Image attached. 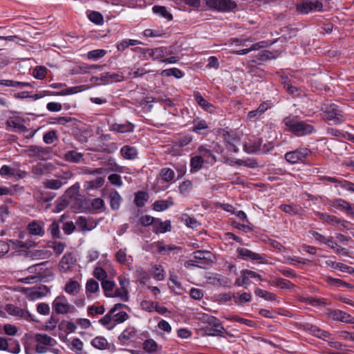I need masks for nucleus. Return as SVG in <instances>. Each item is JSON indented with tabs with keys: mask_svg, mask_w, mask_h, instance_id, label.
I'll use <instances>...</instances> for the list:
<instances>
[{
	"mask_svg": "<svg viewBox=\"0 0 354 354\" xmlns=\"http://www.w3.org/2000/svg\"><path fill=\"white\" fill-rule=\"evenodd\" d=\"M315 215L324 223L333 225L337 226V225L342 223L343 227H345V224H347L348 222L345 221H341L339 218L334 215H330L327 213L317 212L315 213Z\"/></svg>",
	"mask_w": 354,
	"mask_h": 354,
	"instance_id": "nucleus-15",
	"label": "nucleus"
},
{
	"mask_svg": "<svg viewBox=\"0 0 354 354\" xmlns=\"http://www.w3.org/2000/svg\"><path fill=\"white\" fill-rule=\"evenodd\" d=\"M99 290V284L98 283L93 279H90L87 281L86 284V293L88 297H89L90 294L95 293Z\"/></svg>",
	"mask_w": 354,
	"mask_h": 354,
	"instance_id": "nucleus-45",
	"label": "nucleus"
},
{
	"mask_svg": "<svg viewBox=\"0 0 354 354\" xmlns=\"http://www.w3.org/2000/svg\"><path fill=\"white\" fill-rule=\"evenodd\" d=\"M310 154V151L307 148H300L285 153L284 158L290 164H296L304 162Z\"/></svg>",
	"mask_w": 354,
	"mask_h": 354,
	"instance_id": "nucleus-7",
	"label": "nucleus"
},
{
	"mask_svg": "<svg viewBox=\"0 0 354 354\" xmlns=\"http://www.w3.org/2000/svg\"><path fill=\"white\" fill-rule=\"evenodd\" d=\"M120 153L125 160H134L138 157V151L135 147L124 145L120 149Z\"/></svg>",
	"mask_w": 354,
	"mask_h": 354,
	"instance_id": "nucleus-22",
	"label": "nucleus"
},
{
	"mask_svg": "<svg viewBox=\"0 0 354 354\" xmlns=\"http://www.w3.org/2000/svg\"><path fill=\"white\" fill-rule=\"evenodd\" d=\"M153 277L158 280V281H162L165 279V272L160 265H155L153 266Z\"/></svg>",
	"mask_w": 354,
	"mask_h": 354,
	"instance_id": "nucleus-57",
	"label": "nucleus"
},
{
	"mask_svg": "<svg viewBox=\"0 0 354 354\" xmlns=\"http://www.w3.org/2000/svg\"><path fill=\"white\" fill-rule=\"evenodd\" d=\"M161 75L166 77L174 76L176 78H181L183 77L184 73L177 68H172L163 70L161 72Z\"/></svg>",
	"mask_w": 354,
	"mask_h": 354,
	"instance_id": "nucleus-49",
	"label": "nucleus"
},
{
	"mask_svg": "<svg viewBox=\"0 0 354 354\" xmlns=\"http://www.w3.org/2000/svg\"><path fill=\"white\" fill-rule=\"evenodd\" d=\"M83 342L77 337L74 338L71 344V349L78 354L81 353L83 351Z\"/></svg>",
	"mask_w": 354,
	"mask_h": 354,
	"instance_id": "nucleus-55",
	"label": "nucleus"
},
{
	"mask_svg": "<svg viewBox=\"0 0 354 354\" xmlns=\"http://www.w3.org/2000/svg\"><path fill=\"white\" fill-rule=\"evenodd\" d=\"M104 183V179L102 177H97L93 180H90L87 182V189H97L103 185Z\"/></svg>",
	"mask_w": 354,
	"mask_h": 354,
	"instance_id": "nucleus-59",
	"label": "nucleus"
},
{
	"mask_svg": "<svg viewBox=\"0 0 354 354\" xmlns=\"http://www.w3.org/2000/svg\"><path fill=\"white\" fill-rule=\"evenodd\" d=\"M125 305L122 304H115L114 306L109 311V313L99 320V322L103 326L109 325L113 320L111 315L113 313L118 311L119 309L122 308Z\"/></svg>",
	"mask_w": 354,
	"mask_h": 354,
	"instance_id": "nucleus-33",
	"label": "nucleus"
},
{
	"mask_svg": "<svg viewBox=\"0 0 354 354\" xmlns=\"http://www.w3.org/2000/svg\"><path fill=\"white\" fill-rule=\"evenodd\" d=\"M110 131H115L120 133H131L134 131L135 125L130 122H125L124 123H113L110 125Z\"/></svg>",
	"mask_w": 354,
	"mask_h": 354,
	"instance_id": "nucleus-18",
	"label": "nucleus"
},
{
	"mask_svg": "<svg viewBox=\"0 0 354 354\" xmlns=\"http://www.w3.org/2000/svg\"><path fill=\"white\" fill-rule=\"evenodd\" d=\"M149 200V194L144 191H139L136 194L134 203L138 207H142L145 205V203Z\"/></svg>",
	"mask_w": 354,
	"mask_h": 354,
	"instance_id": "nucleus-37",
	"label": "nucleus"
},
{
	"mask_svg": "<svg viewBox=\"0 0 354 354\" xmlns=\"http://www.w3.org/2000/svg\"><path fill=\"white\" fill-rule=\"evenodd\" d=\"M171 228L169 221L163 222L160 218H156L153 225V232L156 234L165 233L171 231Z\"/></svg>",
	"mask_w": 354,
	"mask_h": 354,
	"instance_id": "nucleus-23",
	"label": "nucleus"
},
{
	"mask_svg": "<svg viewBox=\"0 0 354 354\" xmlns=\"http://www.w3.org/2000/svg\"><path fill=\"white\" fill-rule=\"evenodd\" d=\"M207 6L221 12H228L234 9L236 4L232 0H205Z\"/></svg>",
	"mask_w": 354,
	"mask_h": 354,
	"instance_id": "nucleus-6",
	"label": "nucleus"
},
{
	"mask_svg": "<svg viewBox=\"0 0 354 354\" xmlns=\"http://www.w3.org/2000/svg\"><path fill=\"white\" fill-rule=\"evenodd\" d=\"M249 272V270L245 269L241 271V274L239 278H237L234 282V285L236 286H242L245 288H248L250 284L251 283L250 278L248 274Z\"/></svg>",
	"mask_w": 354,
	"mask_h": 354,
	"instance_id": "nucleus-28",
	"label": "nucleus"
},
{
	"mask_svg": "<svg viewBox=\"0 0 354 354\" xmlns=\"http://www.w3.org/2000/svg\"><path fill=\"white\" fill-rule=\"evenodd\" d=\"M330 206L344 212L347 215L354 218V204L342 198H334L330 201Z\"/></svg>",
	"mask_w": 354,
	"mask_h": 354,
	"instance_id": "nucleus-9",
	"label": "nucleus"
},
{
	"mask_svg": "<svg viewBox=\"0 0 354 354\" xmlns=\"http://www.w3.org/2000/svg\"><path fill=\"white\" fill-rule=\"evenodd\" d=\"M111 297H119L123 301H127L129 300V290H124L121 288L115 290L113 295H111Z\"/></svg>",
	"mask_w": 354,
	"mask_h": 354,
	"instance_id": "nucleus-56",
	"label": "nucleus"
},
{
	"mask_svg": "<svg viewBox=\"0 0 354 354\" xmlns=\"http://www.w3.org/2000/svg\"><path fill=\"white\" fill-rule=\"evenodd\" d=\"M204 160L202 158V156H195L190 160V171L195 173L199 171L203 165Z\"/></svg>",
	"mask_w": 354,
	"mask_h": 354,
	"instance_id": "nucleus-36",
	"label": "nucleus"
},
{
	"mask_svg": "<svg viewBox=\"0 0 354 354\" xmlns=\"http://www.w3.org/2000/svg\"><path fill=\"white\" fill-rule=\"evenodd\" d=\"M269 108L270 106L267 102H263L257 109L249 111L247 118L250 121H255Z\"/></svg>",
	"mask_w": 354,
	"mask_h": 354,
	"instance_id": "nucleus-25",
	"label": "nucleus"
},
{
	"mask_svg": "<svg viewBox=\"0 0 354 354\" xmlns=\"http://www.w3.org/2000/svg\"><path fill=\"white\" fill-rule=\"evenodd\" d=\"M81 289L80 283L77 281L70 279L64 287L65 292L70 295H76Z\"/></svg>",
	"mask_w": 354,
	"mask_h": 354,
	"instance_id": "nucleus-30",
	"label": "nucleus"
},
{
	"mask_svg": "<svg viewBox=\"0 0 354 354\" xmlns=\"http://www.w3.org/2000/svg\"><path fill=\"white\" fill-rule=\"evenodd\" d=\"M322 7V3L319 0H303L297 6V10L302 14H308L313 11H320Z\"/></svg>",
	"mask_w": 354,
	"mask_h": 354,
	"instance_id": "nucleus-10",
	"label": "nucleus"
},
{
	"mask_svg": "<svg viewBox=\"0 0 354 354\" xmlns=\"http://www.w3.org/2000/svg\"><path fill=\"white\" fill-rule=\"evenodd\" d=\"M44 187L50 189H58L62 185V181L57 179L47 180L44 183Z\"/></svg>",
	"mask_w": 354,
	"mask_h": 354,
	"instance_id": "nucleus-58",
	"label": "nucleus"
},
{
	"mask_svg": "<svg viewBox=\"0 0 354 354\" xmlns=\"http://www.w3.org/2000/svg\"><path fill=\"white\" fill-rule=\"evenodd\" d=\"M137 331L134 328H126L119 336V340L122 345H126L136 336Z\"/></svg>",
	"mask_w": 354,
	"mask_h": 354,
	"instance_id": "nucleus-27",
	"label": "nucleus"
},
{
	"mask_svg": "<svg viewBox=\"0 0 354 354\" xmlns=\"http://www.w3.org/2000/svg\"><path fill=\"white\" fill-rule=\"evenodd\" d=\"M115 258L118 262L120 264H127L128 262L126 249H120L115 253Z\"/></svg>",
	"mask_w": 354,
	"mask_h": 354,
	"instance_id": "nucleus-62",
	"label": "nucleus"
},
{
	"mask_svg": "<svg viewBox=\"0 0 354 354\" xmlns=\"http://www.w3.org/2000/svg\"><path fill=\"white\" fill-rule=\"evenodd\" d=\"M108 180L111 185L116 186L118 187H120L123 185V182L122 180L121 176L117 174H110L108 176Z\"/></svg>",
	"mask_w": 354,
	"mask_h": 354,
	"instance_id": "nucleus-61",
	"label": "nucleus"
},
{
	"mask_svg": "<svg viewBox=\"0 0 354 354\" xmlns=\"http://www.w3.org/2000/svg\"><path fill=\"white\" fill-rule=\"evenodd\" d=\"M35 339L37 344L46 346H53L56 344V341L46 334H36Z\"/></svg>",
	"mask_w": 354,
	"mask_h": 354,
	"instance_id": "nucleus-34",
	"label": "nucleus"
},
{
	"mask_svg": "<svg viewBox=\"0 0 354 354\" xmlns=\"http://www.w3.org/2000/svg\"><path fill=\"white\" fill-rule=\"evenodd\" d=\"M272 284L287 290L295 287L293 283L285 279H275L272 281Z\"/></svg>",
	"mask_w": 354,
	"mask_h": 354,
	"instance_id": "nucleus-47",
	"label": "nucleus"
},
{
	"mask_svg": "<svg viewBox=\"0 0 354 354\" xmlns=\"http://www.w3.org/2000/svg\"><path fill=\"white\" fill-rule=\"evenodd\" d=\"M102 282V288L104 291V294L106 297H111V295L108 292L112 291L115 287V283L111 280H106L101 281Z\"/></svg>",
	"mask_w": 354,
	"mask_h": 354,
	"instance_id": "nucleus-60",
	"label": "nucleus"
},
{
	"mask_svg": "<svg viewBox=\"0 0 354 354\" xmlns=\"http://www.w3.org/2000/svg\"><path fill=\"white\" fill-rule=\"evenodd\" d=\"M199 153L198 156H202L204 162L214 163L216 161L215 156L212 153L211 150L205 148L203 146H200L198 149Z\"/></svg>",
	"mask_w": 354,
	"mask_h": 354,
	"instance_id": "nucleus-31",
	"label": "nucleus"
},
{
	"mask_svg": "<svg viewBox=\"0 0 354 354\" xmlns=\"http://www.w3.org/2000/svg\"><path fill=\"white\" fill-rule=\"evenodd\" d=\"M193 126L192 131L199 135H205L207 133L205 131L209 129V126L204 119L199 118H195L192 122Z\"/></svg>",
	"mask_w": 354,
	"mask_h": 354,
	"instance_id": "nucleus-21",
	"label": "nucleus"
},
{
	"mask_svg": "<svg viewBox=\"0 0 354 354\" xmlns=\"http://www.w3.org/2000/svg\"><path fill=\"white\" fill-rule=\"evenodd\" d=\"M23 120L20 118H10L6 121V129L9 131H13L16 132H24L26 131V127L23 124Z\"/></svg>",
	"mask_w": 354,
	"mask_h": 354,
	"instance_id": "nucleus-16",
	"label": "nucleus"
},
{
	"mask_svg": "<svg viewBox=\"0 0 354 354\" xmlns=\"http://www.w3.org/2000/svg\"><path fill=\"white\" fill-rule=\"evenodd\" d=\"M198 264L207 263L212 261V253L208 250H197L191 254Z\"/></svg>",
	"mask_w": 354,
	"mask_h": 354,
	"instance_id": "nucleus-20",
	"label": "nucleus"
},
{
	"mask_svg": "<svg viewBox=\"0 0 354 354\" xmlns=\"http://www.w3.org/2000/svg\"><path fill=\"white\" fill-rule=\"evenodd\" d=\"M174 203L171 198L167 200H158L156 201L153 203V209L156 212H162L168 209L170 206H172Z\"/></svg>",
	"mask_w": 354,
	"mask_h": 354,
	"instance_id": "nucleus-32",
	"label": "nucleus"
},
{
	"mask_svg": "<svg viewBox=\"0 0 354 354\" xmlns=\"http://www.w3.org/2000/svg\"><path fill=\"white\" fill-rule=\"evenodd\" d=\"M328 316L333 320L346 324H354V317L340 310H330Z\"/></svg>",
	"mask_w": 354,
	"mask_h": 354,
	"instance_id": "nucleus-13",
	"label": "nucleus"
},
{
	"mask_svg": "<svg viewBox=\"0 0 354 354\" xmlns=\"http://www.w3.org/2000/svg\"><path fill=\"white\" fill-rule=\"evenodd\" d=\"M260 147L261 140L255 137H250L245 141L243 149L248 153H254L260 149Z\"/></svg>",
	"mask_w": 354,
	"mask_h": 354,
	"instance_id": "nucleus-19",
	"label": "nucleus"
},
{
	"mask_svg": "<svg viewBox=\"0 0 354 354\" xmlns=\"http://www.w3.org/2000/svg\"><path fill=\"white\" fill-rule=\"evenodd\" d=\"M20 291L26 294L28 299L34 301L44 297L48 292V289L46 286H41L37 288H23Z\"/></svg>",
	"mask_w": 354,
	"mask_h": 354,
	"instance_id": "nucleus-8",
	"label": "nucleus"
},
{
	"mask_svg": "<svg viewBox=\"0 0 354 354\" xmlns=\"http://www.w3.org/2000/svg\"><path fill=\"white\" fill-rule=\"evenodd\" d=\"M26 154L30 158H38L45 160L49 155V150L39 146H29L26 150Z\"/></svg>",
	"mask_w": 354,
	"mask_h": 354,
	"instance_id": "nucleus-12",
	"label": "nucleus"
},
{
	"mask_svg": "<svg viewBox=\"0 0 354 354\" xmlns=\"http://www.w3.org/2000/svg\"><path fill=\"white\" fill-rule=\"evenodd\" d=\"M113 321L117 323H122L127 320L129 317L125 311L120 310V309L113 313L112 315Z\"/></svg>",
	"mask_w": 354,
	"mask_h": 354,
	"instance_id": "nucleus-52",
	"label": "nucleus"
},
{
	"mask_svg": "<svg viewBox=\"0 0 354 354\" xmlns=\"http://www.w3.org/2000/svg\"><path fill=\"white\" fill-rule=\"evenodd\" d=\"M66 245L65 243L59 242V241H48V247L53 249L54 253L57 256H59L64 250Z\"/></svg>",
	"mask_w": 354,
	"mask_h": 354,
	"instance_id": "nucleus-39",
	"label": "nucleus"
},
{
	"mask_svg": "<svg viewBox=\"0 0 354 354\" xmlns=\"http://www.w3.org/2000/svg\"><path fill=\"white\" fill-rule=\"evenodd\" d=\"M160 176L164 182L169 183L174 180L175 177V172L171 168L165 167L160 170Z\"/></svg>",
	"mask_w": 354,
	"mask_h": 354,
	"instance_id": "nucleus-40",
	"label": "nucleus"
},
{
	"mask_svg": "<svg viewBox=\"0 0 354 354\" xmlns=\"http://www.w3.org/2000/svg\"><path fill=\"white\" fill-rule=\"evenodd\" d=\"M324 118L329 122V124L338 125L346 120L339 106L335 104H324L322 107Z\"/></svg>",
	"mask_w": 354,
	"mask_h": 354,
	"instance_id": "nucleus-2",
	"label": "nucleus"
},
{
	"mask_svg": "<svg viewBox=\"0 0 354 354\" xmlns=\"http://www.w3.org/2000/svg\"><path fill=\"white\" fill-rule=\"evenodd\" d=\"M29 234L32 236H44L45 234L44 223L40 221L30 222L26 227Z\"/></svg>",
	"mask_w": 354,
	"mask_h": 354,
	"instance_id": "nucleus-14",
	"label": "nucleus"
},
{
	"mask_svg": "<svg viewBox=\"0 0 354 354\" xmlns=\"http://www.w3.org/2000/svg\"><path fill=\"white\" fill-rule=\"evenodd\" d=\"M157 348V343L153 339H147L143 343V348L147 352H154Z\"/></svg>",
	"mask_w": 354,
	"mask_h": 354,
	"instance_id": "nucleus-64",
	"label": "nucleus"
},
{
	"mask_svg": "<svg viewBox=\"0 0 354 354\" xmlns=\"http://www.w3.org/2000/svg\"><path fill=\"white\" fill-rule=\"evenodd\" d=\"M75 260L73 258V255L71 252H67L61 259L59 263V270L62 272H66L69 271L73 267Z\"/></svg>",
	"mask_w": 354,
	"mask_h": 354,
	"instance_id": "nucleus-17",
	"label": "nucleus"
},
{
	"mask_svg": "<svg viewBox=\"0 0 354 354\" xmlns=\"http://www.w3.org/2000/svg\"><path fill=\"white\" fill-rule=\"evenodd\" d=\"M140 44H141V42L138 40L127 39L122 40L120 44H118L117 45V48L118 50H124L129 46H136Z\"/></svg>",
	"mask_w": 354,
	"mask_h": 354,
	"instance_id": "nucleus-50",
	"label": "nucleus"
},
{
	"mask_svg": "<svg viewBox=\"0 0 354 354\" xmlns=\"http://www.w3.org/2000/svg\"><path fill=\"white\" fill-rule=\"evenodd\" d=\"M101 79L106 82H109V80H111V82H121L124 80V77L121 74L119 73L111 74L110 73H106L104 75H102Z\"/></svg>",
	"mask_w": 354,
	"mask_h": 354,
	"instance_id": "nucleus-54",
	"label": "nucleus"
},
{
	"mask_svg": "<svg viewBox=\"0 0 354 354\" xmlns=\"http://www.w3.org/2000/svg\"><path fill=\"white\" fill-rule=\"evenodd\" d=\"M6 312L12 316L22 318L28 321H32V315L26 310H24L18 306H16L13 304H7L5 308Z\"/></svg>",
	"mask_w": 354,
	"mask_h": 354,
	"instance_id": "nucleus-11",
	"label": "nucleus"
},
{
	"mask_svg": "<svg viewBox=\"0 0 354 354\" xmlns=\"http://www.w3.org/2000/svg\"><path fill=\"white\" fill-rule=\"evenodd\" d=\"M193 96L198 105L205 110L209 111L212 107V105L203 98L199 92H194Z\"/></svg>",
	"mask_w": 354,
	"mask_h": 354,
	"instance_id": "nucleus-43",
	"label": "nucleus"
},
{
	"mask_svg": "<svg viewBox=\"0 0 354 354\" xmlns=\"http://www.w3.org/2000/svg\"><path fill=\"white\" fill-rule=\"evenodd\" d=\"M203 320L205 324V331L207 335L219 336L224 334L225 328L218 319L214 316L205 315Z\"/></svg>",
	"mask_w": 354,
	"mask_h": 354,
	"instance_id": "nucleus-3",
	"label": "nucleus"
},
{
	"mask_svg": "<svg viewBox=\"0 0 354 354\" xmlns=\"http://www.w3.org/2000/svg\"><path fill=\"white\" fill-rule=\"evenodd\" d=\"M145 51L153 59H158L168 55L165 47L147 48Z\"/></svg>",
	"mask_w": 354,
	"mask_h": 354,
	"instance_id": "nucleus-29",
	"label": "nucleus"
},
{
	"mask_svg": "<svg viewBox=\"0 0 354 354\" xmlns=\"http://www.w3.org/2000/svg\"><path fill=\"white\" fill-rule=\"evenodd\" d=\"M237 257L243 260L255 261L259 263L266 264L268 260L264 254L252 252L247 248H239L236 250Z\"/></svg>",
	"mask_w": 354,
	"mask_h": 354,
	"instance_id": "nucleus-5",
	"label": "nucleus"
},
{
	"mask_svg": "<svg viewBox=\"0 0 354 354\" xmlns=\"http://www.w3.org/2000/svg\"><path fill=\"white\" fill-rule=\"evenodd\" d=\"M93 276L99 281H102L106 279L107 273L102 267L97 266L93 270Z\"/></svg>",
	"mask_w": 354,
	"mask_h": 354,
	"instance_id": "nucleus-63",
	"label": "nucleus"
},
{
	"mask_svg": "<svg viewBox=\"0 0 354 354\" xmlns=\"http://www.w3.org/2000/svg\"><path fill=\"white\" fill-rule=\"evenodd\" d=\"M77 226L83 232L90 231L93 229L92 223H89L87 220L83 217L80 216L76 221Z\"/></svg>",
	"mask_w": 354,
	"mask_h": 354,
	"instance_id": "nucleus-44",
	"label": "nucleus"
},
{
	"mask_svg": "<svg viewBox=\"0 0 354 354\" xmlns=\"http://www.w3.org/2000/svg\"><path fill=\"white\" fill-rule=\"evenodd\" d=\"M288 131L296 136H305L315 131L314 127L305 121L299 120L297 117H286L283 120Z\"/></svg>",
	"mask_w": 354,
	"mask_h": 354,
	"instance_id": "nucleus-1",
	"label": "nucleus"
},
{
	"mask_svg": "<svg viewBox=\"0 0 354 354\" xmlns=\"http://www.w3.org/2000/svg\"><path fill=\"white\" fill-rule=\"evenodd\" d=\"M153 11L154 13L168 19H172V15L169 12L165 6H155L153 7Z\"/></svg>",
	"mask_w": 354,
	"mask_h": 354,
	"instance_id": "nucleus-46",
	"label": "nucleus"
},
{
	"mask_svg": "<svg viewBox=\"0 0 354 354\" xmlns=\"http://www.w3.org/2000/svg\"><path fill=\"white\" fill-rule=\"evenodd\" d=\"M106 54V50L104 49L93 50L87 53V57L89 59L97 60L103 57Z\"/></svg>",
	"mask_w": 354,
	"mask_h": 354,
	"instance_id": "nucleus-53",
	"label": "nucleus"
},
{
	"mask_svg": "<svg viewBox=\"0 0 354 354\" xmlns=\"http://www.w3.org/2000/svg\"><path fill=\"white\" fill-rule=\"evenodd\" d=\"M48 231L50 232L53 239L61 238L59 225L57 221H53L52 223L49 225Z\"/></svg>",
	"mask_w": 354,
	"mask_h": 354,
	"instance_id": "nucleus-48",
	"label": "nucleus"
},
{
	"mask_svg": "<svg viewBox=\"0 0 354 354\" xmlns=\"http://www.w3.org/2000/svg\"><path fill=\"white\" fill-rule=\"evenodd\" d=\"M64 158L71 163H80L84 161V154L75 150H70L64 153Z\"/></svg>",
	"mask_w": 354,
	"mask_h": 354,
	"instance_id": "nucleus-26",
	"label": "nucleus"
},
{
	"mask_svg": "<svg viewBox=\"0 0 354 354\" xmlns=\"http://www.w3.org/2000/svg\"><path fill=\"white\" fill-rule=\"evenodd\" d=\"M326 245L333 249L337 254H342L343 255L348 256V252L335 242L333 238L330 237L328 239Z\"/></svg>",
	"mask_w": 354,
	"mask_h": 354,
	"instance_id": "nucleus-41",
	"label": "nucleus"
},
{
	"mask_svg": "<svg viewBox=\"0 0 354 354\" xmlns=\"http://www.w3.org/2000/svg\"><path fill=\"white\" fill-rule=\"evenodd\" d=\"M232 297L234 301L238 305L250 302L252 299V295L248 292H243L242 294L234 293L233 294Z\"/></svg>",
	"mask_w": 354,
	"mask_h": 354,
	"instance_id": "nucleus-38",
	"label": "nucleus"
},
{
	"mask_svg": "<svg viewBox=\"0 0 354 354\" xmlns=\"http://www.w3.org/2000/svg\"><path fill=\"white\" fill-rule=\"evenodd\" d=\"M10 242L15 245L16 248H20L21 250H26L32 248V246H35V244L32 241H12L10 240Z\"/></svg>",
	"mask_w": 354,
	"mask_h": 354,
	"instance_id": "nucleus-51",
	"label": "nucleus"
},
{
	"mask_svg": "<svg viewBox=\"0 0 354 354\" xmlns=\"http://www.w3.org/2000/svg\"><path fill=\"white\" fill-rule=\"evenodd\" d=\"M53 310L57 314L66 315L73 313L75 307L69 304L66 297L64 295L57 296L52 304Z\"/></svg>",
	"mask_w": 354,
	"mask_h": 354,
	"instance_id": "nucleus-4",
	"label": "nucleus"
},
{
	"mask_svg": "<svg viewBox=\"0 0 354 354\" xmlns=\"http://www.w3.org/2000/svg\"><path fill=\"white\" fill-rule=\"evenodd\" d=\"M305 329L308 330L313 335L322 339L324 340H327L330 339L331 335L326 330H323L316 326L307 324L305 326Z\"/></svg>",
	"mask_w": 354,
	"mask_h": 354,
	"instance_id": "nucleus-24",
	"label": "nucleus"
},
{
	"mask_svg": "<svg viewBox=\"0 0 354 354\" xmlns=\"http://www.w3.org/2000/svg\"><path fill=\"white\" fill-rule=\"evenodd\" d=\"M110 200V206L112 209L117 210L120 207L122 197L117 191H113L109 196Z\"/></svg>",
	"mask_w": 354,
	"mask_h": 354,
	"instance_id": "nucleus-35",
	"label": "nucleus"
},
{
	"mask_svg": "<svg viewBox=\"0 0 354 354\" xmlns=\"http://www.w3.org/2000/svg\"><path fill=\"white\" fill-rule=\"evenodd\" d=\"M108 342L106 338L104 337L98 336L95 337L91 341V345L100 350H104L108 348Z\"/></svg>",
	"mask_w": 354,
	"mask_h": 354,
	"instance_id": "nucleus-42",
	"label": "nucleus"
}]
</instances>
